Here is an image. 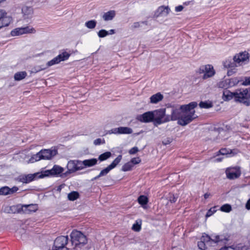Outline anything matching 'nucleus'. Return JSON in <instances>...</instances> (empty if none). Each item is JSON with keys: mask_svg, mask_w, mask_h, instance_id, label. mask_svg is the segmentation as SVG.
<instances>
[{"mask_svg": "<svg viewBox=\"0 0 250 250\" xmlns=\"http://www.w3.org/2000/svg\"><path fill=\"white\" fill-rule=\"evenodd\" d=\"M197 105V102H192L188 104L167 105V109L171 112L168 115L169 121L177 120L179 125H186L197 118L194 110Z\"/></svg>", "mask_w": 250, "mask_h": 250, "instance_id": "f257e3e1", "label": "nucleus"}, {"mask_svg": "<svg viewBox=\"0 0 250 250\" xmlns=\"http://www.w3.org/2000/svg\"><path fill=\"white\" fill-rule=\"evenodd\" d=\"M218 242V235H212L210 236L204 233L198 243V247L201 250H211L209 247L217 246Z\"/></svg>", "mask_w": 250, "mask_h": 250, "instance_id": "f03ea898", "label": "nucleus"}, {"mask_svg": "<svg viewBox=\"0 0 250 250\" xmlns=\"http://www.w3.org/2000/svg\"><path fill=\"white\" fill-rule=\"evenodd\" d=\"M57 153V151L55 149H42L33 155L29 161L31 163H34L42 159L50 160L55 156Z\"/></svg>", "mask_w": 250, "mask_h": 250, "instance_id": "7ed1b4c3", "label": "nucleus"}, {"mask_svg": "<svg viewBox=\"0 0 250 250\" xmlns=\"http://www.w3.org/2000/svg\"><path fill=\"white\" fill-rule=\"evenodd\" d=\"M235 101L243 104L246 106H250V87L236 90Z\"/></svg>", "mask_w": 250, "mask_h": 250, "instance_id": "20e7f679", "label": "nucleus"}, {"mask_svg": "<svg viewBox=\"0 0 250 250\" xmlns=\"http://www.w3.org/2000/svg\"><path fill=\"white\" fill-rule=\"evenodd\" d=\"M71 242L75 247H81L85 245L87 242V238L82 232L77 230H74L70 234Z\"/></svg>", "mask_w": 250, "mask_h": 250, "instance_id": "39448f33", "label": "nucleus"}, {"mask_svg": "<svg viewBox=\"0 0 250 250\" xmlns=\"http://www.w3.org/2000/svg\"><path fill=\"white\" fill-rule=\"evenodd\" d=\"M167 108H160L153 111L154 124L155 125L169 122L168 115H166Z\"/></svg>", "mask_w": 250, "mask_h": 250, "instance_id": "423d86ee", "label": "nucleus"}, {"mask_svg": "<svg viewBox=\"0 0 250 250\" xmlns=\"http://www.w3.org/2000/svg\"><path fill=\"white\" fill-rule=\"evenodd\" d=\"M250 55L247 51H243L236 54L233 56L238 67L247 64L250 61Z\"/></svg>", "mask_w": 250, "mask_h": 250, "instance_id": "0eeeda50", "label": "nucleus"}, {"mask_svg": "<svg viewBox=\"0 0 250 250\" xmlns=\"http://www.w3.org/2000/svg\"><path fill=\"white\" fill-rule=\"evenodd\" d=\"M224 68L228 69L227 74L228 76H231L237 72L236 67H238L235 60L233 58L227 59L222 62Z\"/></svg>", "mask_w": 250, "mask_h": 250, "instance_id": "6e6552de", "label": "nucleus"}, {"mask_svg": "<svg viewBox=\"0 0 250 250\" xmlns=\"http://www.w3.org/2000/svg\"><path fill=\"white\" fill-rule=\"evenodd\" d=\"M63 171L64 168L63 167L58 165H54L51 169L43 171L39 176V177L43 178L47 176H59Z\"/></svg>", "mask_w": 250, "mask_h": 250, "instance_id": "1a4fd4ad", "label": "nucleus"}, {"mask_svg": "<svg viewBox=\"0 0 250 250\" xmlns=\"http://www.w3.org/2000/svg\"><path fill=\"white\" fill-rule=\"evenodd\" d=\"M66 167L67 169L65 172L66 175L83 169L81 161L80 160H70L68 162Z\"/></svg>", "mask_w": 250, "mask_h": 250, "instance_id": "9d476101", "label": "nucleus"}, {"mask_svg": "<svg viewBox=\"0 0 250 250\" xmlns=\"http://www.w3.org/2000/svg\"><path fill=\"white\" fill-rule=\"evenodd\" d=\"M199 72L200 74L204 73L202 77L204 80L212 77L215 73L213 66L210 64H206L200 66Z\"/></svg>", "mask_w": 250, "mask_h": 250, "instance_id": "9b49d317", "label": "nucleus"}, {"mask_svg": "<svg viewBox=\"0 0 250 250\" xmlns=\"http://www.w3.org/2000/svg\"><path fill=\"white\" fill-rule=\"evenodd\" d=\"M70 57V54L66 51H64L58 55L50 61H48L46 65L47 67H50L55 64L59 63L61 62L67 60Z\"/></svg>", "mask_w": 250, "mask_h": 250, "instance_id": "f8f14e48", "label": "nucleus"}, {"mask_svg": "<svg viewBox=\"0 0 250 250\" xmlns=\"http://www.w3.org/2000/svg\"><path fill=\"white\" fill-rule=\"evenodd\" d=\"M226 173L227 178L229 179L237 178L241 174L240 167L238 166L228 167L226 170Z\"/></svg>", "mask_w": 250, "mask_h": 250, "instance_id": "ddd939ff", "label": "nucleus"}, {"mask_svg": "<svg viewBox=\"0 0 250 250\" xmlns=\"http://www.w3.org/2000/svg\"><path fill=\"white\" fill-rule=\"evenodd\" d=\"M153 111H147L137 116L136 119L142 123H154Z\"/></svg>", "mask_w": 250, "mask_h": 250, "instance_id": "4468645a", "label": "nucleus"}, {"mask_svg": "<svg viewBox=\"0 0 250 250\" xmlns=\"http://www.w3.org/2000/svg\"><path fill=\"white\" fill-rule=\"evenodd\" d=\"M133 132L132 129L128 127L121 126L117 128H114L109 130L107 134H129Z\"/></svg>", "mask_w": 250, "mask_h": 250, "instance_id": "2eb2a0df", "label": "nucleus"}, {"mask_svg": "<svg viewBox=\"0 0 250 250\" xmlns=\"http://www.w3.org/2000/svg\"><path fill=\"white\" fill-rule=\"evenodd\" d=\"M11 21L12 18L4 10H0V28L9 25Z\"/></svg>", "mask_w": 250, "mask_h": 250, "instance_id": "dca6fc26", "label": "nucleus"}, {"mask_svg": "<svg viewBox=\"0 0 250 250\" xmlns=\"http://www.w3.org/2000/svg\"><path fill=\"white\" fill-rule=\"evenodd\" d=\"M170 11V9L168 6H161L155 11L154 16L155 18L160 17H165L168 15Z\"/></svg>", "mask_w": 250, "mask_h": 250, "instance_id": "f3484780", "label": "nucleus"}, {"mask_svg": "<svg viewBox=\"0 0 250 250\" xmlns=\"http://www.w3.org/2000/svg\"><path fill=\"white\" fill-rule=\"evenodd\" d=\"M22 17L24 19H30L33 15V9L31 6H23L21 8Z\"/></svg>", "mask_w": 250, "mask_h": 250, "instance_id": "a211bd4d", "label": "nucleus"}, {"mask_svg": "<svg viewBox=\"0 0 250 250\" xmlns=\"http://www.w3.org/2000/svg\"><path fill=\"white\" fill-rule=\"evenodd\" d=\"M36 176V174L20 175L18 177V180L20 182L27 184L33 181Z\"/></svg>", "mask_w": 250, "mask_h": 250, "instance_id": "6ab92c4d", "label": "nucleus"}, {"mask_svg": "<svg viewBox=\"0 0 250 250\" xmlns=\"http://www.w3.org/2000/svg\"><path fill=\"white\" fill-rule=\"evenodd\" d=\"M97 159L96 158L86 159L83 161H81V165L83 167V169L85 167H91L95 166L97 164Z\"/></svg>", "mask_w": 250, "mask_h": 250, "instance_id": "aec40b11", "label": "nucleus"}, {"mask_svg": "<svg viewBox=\"0 0 250 250\" xmlns=\"http://www.w3.org/2000/svg\"><path fill=\"white\" fill-rule=\"evenodd\" d=\"M38 209L37 205L36 204H30L23 205L22 207V210L25 213H30L36 211Z\"/></svg>", "mask_w": 250, "mask_h": 250, "instance_id": "412c9836", "label": "nucleus"}, {"mask_svg": "<svg viewBox=\"0 0 250 250\" xmlns=\"http://www.w3.org/2000/svg\"><path fill=\"white\" fill-rule=\"evenodd\" d=\"M116 15V12L114 10H110L105 12L103 15V19L104 21L112 20Z\"/></svg>", "mask_w": 250, "mask_h": 250, "instance_id": "4be33fe9", "label": "nucleus"}, {"mask_svg": "<svg viewBox=\"0 0 250 250\" xmlns=\"http://www.w3.org/2000/svg\"><path fill=\"white\" fill-rule=\"evenodd\" d=\"M235 92H231L228 90H225L223 91L222 98L224 101H229L232 99L235 100Z\"/></svg>", "mask_w": 250, "mask_h": 250, "instance_id": "5701e85b", "label": "nucleus"}, {"mask_svg": "<svg viewBox=\"0 0 250 250\" xmlns=\"http://www.w3.org/2000/svg\"><path fill=\"white\" fill-rule=\"evenodd\" d=\"M164 97L160 93H157L153 95L150 98V103L152 104H157L159 102L162 101Z\"/></svg>", "mask_w": 250, "mask_h": 250, "instance_id": "b1692460", "label": "nucleus"}, {"mask_svg": "<svg viewBox=\"0 0 250 250\" xmlns=\"http://www.w3.org/2000/svg\"><path fill=\"white\" fill-rule=\"evenodd\" d=\"M27 76V73L25 71H21L17 72L14 75V79L15 81H19L24 79Z\"/></svg>", "mask_w": 250, "mask_h": 250, "instance_id": "393cba45", "label": "nucleus"}, {"mask_svg": "<svg viewBox=\"0 0 250 250\" xmlns=\"http://www.w3.org/2000/svg\"><path fill=\"white\" fill-rule=\"evenodd\" d=\"M23 34H35L36 32L35 29L31 26L22 27Z\"/></svg>", "mask_w": 250, "mask_h": 250, "instance_id": "a878e982", "label": "nucleus"}, {"mask_svg": "<svg viewBox=\"0 0 250 250\" xmlns=\"http://www.w3.org/2000/svg\"><path fill=\"white\" fill-rule=\"evenodd\" d=\"M199 106L201 108H209L213 106V103L209 101L201 102L199 104Z\"/></svg>", "mask_w": 250, "mask_h": 250, "instance_id": "bb28decb", "label": "nucleus"}, {"mask_svg": "<svg viewBox=\"0 0 250 250\" xmlns=\"http://www.w3.org/2000/svg\"><path fill=\"white\" fill-rule=\"evenodd\" d=\"M122 159V156L121 155H118L117 157L115 158L114 160L111 163V164L109 166L113 169L120 163Z\"/></svg>", "mask_w": 250, "mask_h": 250, "instance_id": "cd10ccee", "label": "nucleus"}, {"mask_svg": "<svg viewBox=\"0 0 250 250\" xmlns=\"http://www.w3.org/2000/svg\"><path fill=\"white\" fill-rule=\"evenodd\" d=\"M11 35L12 36H17L23 35L22 27L16 28L12 30L11 32Z\"/></svg>", "mask_w": 250, "mask_h": 250, "instance_id": "c85d7f7f", "label": "nucleus"}, {"mask_svg": "<svg viewBox=\"0 0 250 250\" xmlns=\"http://www.w3.org/2000/svg\"><path fill=\"white\" fill-rule=\"evenodd\" d=\"M11 35L12 36H17L23 35L22 27L16 28L12 30L11 32Z\"/></svg>", "mask_w": 250, "mask_h": 250, "instance_id": "c756f323", "label": "nucleus"}, {"mask_svg": "<svg viewBox=\"0 0 250 250\" xmlns=\"http://www.w3.org/2000/svg\"><path fill=\"white\" fill-rule=\"evenodd\" d=\"M111 156V153L109 151L105 152L103 154H101L99 156V160L100 161H105L108 158H109Z\"/></svg>", "mask_w": 250, "mask_h": 250, "instance_id": "7c9ffc66", "label": "nucleus"}, {"mask_svg": "<svg viewBox=\"0 0 250 250\" xmlns=\"http://www.w3.org/2000/svg\"><path fill=\"white\" fill-rule=\"evenodd\" d=\"M141 220H136L135 223L132 225V229L135 231H139L141 229Z\"/></svg>", "mask_w": 250, "mask_h": 250, "instance_id": "2f4dec72", "label": "nucleus"}, {"mask_svg": "<svg viewBox=\"0 0 250 250\" xmlns=\"http://www.w3.org/2000/svg\"><path fill=\"white\" fill-rule=\"evenodd\" d=\"M236 153H234L231 150L226 148H222L220 149V155L233 156Z\"/></svg>", "mask_w": 250, "mask_h": 250, "instance_id": "473e14b6", "label": "nucleus"}, {"mask_svg": "<svg viewBox=\"0 0 250 250\" xmlns=\"http://www.w3.org/2000/svg\"><path fill=\"white\" fill-rule=\"evenodd\" d=\"M97 21L95 20H90L85 23V26L90 29H94L96 25Z\"/></svg>", "mask_w": 250, "mask_h": 250, "instance_id": "72a5a7b5", "label": "nucleus"}, {"mask_svg": "<svg viewBox=\"0 0 250 250\" xmlns=\"http://www.w3.org/2000/svg\"><path fill=\"white\" fill-rule=\"evenodd\" d=\"M79 196V194L77 191H72L68 194V198L70 201H74L78 199Z\"/></svg>", "mask_w": 250, "mask_h": 250, "instance_id": "f704fd0d", "label": "nucleus"}, {"mask_svg": "<svg viewBox=\"0 0 250 250\" xmlns=\"http://www.w3.org/2000/svg\"><path fill=\"white\" fill-rule=\"evenodd\" d=\"M138 201L140 205L144 206L148 203V199L146 196L141 195L138 197Z\"/></svg>", "mask_w": 250, "mask_h": 250, "instance_id": "c9c22d12", "label": "nucleus"}, {"mask_svg": "<svg viewBox=\"0 0 250 250\" xmlns=\"http://www.w3.org/2000/svg\"><path fill=\"white\" fill-rule=\"evenodd\" d=\"M133 166L130 162L125 164L122 167V170L123 171H127L131 170Z\"/></svg>", "mask_w": 250, "mask_h": 250, "instance_id": "e433bc0d", "label": "nucleus"}, {"mask_svg": "<svg viewBox=\"0 0 250 250\" xmlns=\"http://www.w3.org/2000/svg\"><path fill=\"white\" fill-rule=\"evenodd\" d=\"M112 169L109 166L104 168L103 170L101 171L99 174V176H104L107 174Z\"/></svg>", "mask_w": 250, "mask_h": 250, "instance_id": "4c0bfd02", "label": "nucleus"}, {"mask_svg": "<svg viewBox=\"0 0 250 250\" xmlns=\"http://www.w3.org/2000/svg\"><path fill=\"white\" fill-rule=\"evenodd\" d=\"M220 210L225 212H229L231 210V207L230 205L226 204L223 205Z\"/></svg>", "mask_w": 250, "mask_h": 250, "instance_id": "58836bf2", "label": "nucleus"}, {"mask_svg": "<svg viewBox=\"0 0 250 250\" xmlns=\"http://www.w3.org/2000/svg\"><path fill=\"white\" fill-rule=\"evenodd\" d=\"M9 189L8 187H3L0 188V195H7L9 194Z\"/></svg>", "mask_w": 250, "mask_h": 250, "instance_id": "ea45409f", "label": "nucleus"}, {"mask_svg": "<svg viewBox=\"0 0 250 250\" xmlns=\"http://www.w3.org/2000/svg\"><path fill=\"white\" fill-rule=\"evenodd\" d=\"M218 207L215 206L213 208H210V209L207 212L206 216V217H208L211 216L214 213H215L217 210Z\"/></svg>", "mask_w": 250, "mask_h": 250, "instance_id": "a19ab883", "label": "nucleus"}, {"mask_svg": "<svg viewBox=\"0 0 250 250\" xmlns=\"http://www.w3.org/2000/svg\"><path fill=\"white\" fill-rule=\"evenodd\" d=\"M108 35V31L104 30V29H102L100 30L98 32V36L100 38H104L107 36Z\"/></svg>", "mask_w": 250, "mask_h": 250, "instance_id": "79ce46f5", "label": "nucleus"}, {"mask_svg": "<svg viewBox=\"0 0 250 250\" xmlns=\"http://www.w3.org/2000/svg\"><path fill=\"white\" fill-rule=\"evenodd\" d=\"M234 79H229L228 80V81H229V82L226 84V85H225L224 84H222V83H220V87L221 86H228V87H231V86H232L234 85ZM226 82L227 81V80L226 81Z\"/></svg>", "mask_w": 250, "mask_h": 250, "instance_id": "37998d69", "label": "nucleus"}, {"mask_svg": "<svg viewBox=\"0 0 250 250\" xmlns=\"http://www.w3.org/2000/svg\"><path fill=\"white\" fill-rule=\"evenodd\" d=\"M105 143V140L104 139L98 138L94 140V144L95 145H100L101 144H104Z\"/></svg>", "mask_w": 250, "mask_h": 250, "instance_id": "c03bdc74", "label": "nucleus"}, {"mask_svg": "<svg viewBox=\"0 0 250 250\" xmlns=\"http://www.w3.org/2000/svg\"><path fill=\"white\" fill-rule=\"evenodd\" d=\"M242 84L245 86L250 85V76L245 77L244 80L242 82Z\"/></svg>", "mask_w": 250, "mask_h": 250, "instance_id": "a18cd8bd", "label": "nucleus"}, {"mask_svg": "<svg viewBox=\"0 0 250 250\" xmlns=\"http://www.w3.org/2000/svg\"><path fill=\"white\" fill-rule=\"evenodd\" d=\"M130 162L132 163L133 166H134V165L140 163L141 162V159L139 157L134 158H132Z\"/></svg>", "mask_w": 250, "mask_h": 250, "instance_id": "49530a36", "label": "nucleus"}, {"mask_svg": "<svg viewBox=\"0 0 250 250\" xmlns=\"http://www.w3.org/2000/svg\"><path fill=\"white\" fill-rule=\"evenodd\" d=\"M45 68L42 67L41 66H36V67H35L34 68H33L32 72H35V73H37V72H39V71H40L41 70L45 69Z\"/></svg>", "mask_w": 250, "mask_h": 250, "instance_id": "de8ad7c7", "label": "nucleus"}, {"mask_svg": "<svg viewBox=\"0 0 250 250\" xmlns=\"http://www.w3.org/2000/svg\"><path fill=\"white\" fill-rule=\"evenodd\" d=\"M9 194H13L15 192H16V191H17L19 189L17 187H12V188H9Z\"/></svg>", "mask_w": 250, "mask_h": 250, "instance_id": "09e8293b", "label": "nucleus"}, {"mask_svg": "<svg viewBox=\"0 0 250 250\" xmlns=\"http://www.w3.org/2000/svg\"><path fill=\"white\" fill-rule=\"evenodd\" d=\"M138 151V148L137 147H133L132 148H131L129 151V153L130 154H135L136 152Z\"/></svg>", "mask_w": 250, "mask_h": 250, "instance_id": "8fccbe9b", "label": "nucleus"}, {"mask_svg": "<svg viewBox=\"0 0 250 250\" xmlns=\"http://www.w3.org/2000/svg\"><path fill=\"white\" fill-rule=\"evenodd\" d=\"M144 22H135L133 23V24L132 25V28H137L141 26V24L144 23Z\"/></svg>", "mask_w": 250, "mask_h": 250, "instance_id": "3c124183", "label": "nucleus"}, {"mask_svg": "<svg viewBox=\"0 0 250 250\" xmlns=\"http://www.w3.org/2000/svg\"><path fill=\"white\" fill-rule=\"evenodd\" d=\"M184 7L182 5H179L175 7L176 12H181L183 10Z\"/></svg>", "mask_w": 250, "mask_h": 250, "instance_id": "603ef678", "label": "nucleus"}, {"mask_svg": "<svg viewBox=\"0 0 250 250\" xmlns=\"http://www.w3.org/2000/svg\"><path fill=\"white\" fill-rule=\"evenodd\" d=\"M245 207L248 210H250V199L247 202Z\"/></svg>", "mask_w": 250, "mask_h": 250, "instance_id": "864d4df0", "label": "nucleus"}, {"mask_svg": "<svg viewBox=\"0 0 250 250\" xmlns=\"http://www.w3.org/2000/svg\"><path fill=\"white\" fill-rule=\"evenodd\" d=\"M177 197L173 196L172 197H170L169 201L171 203H175L177 200Z\"/></svg>", "mask_w": 250, "mask_h": 250, "instance_id": "5fc2aeb1", "label": "nucleus"}, {"mask_svg": "<svg viewBox=\"0 0 250 250\" xmlns=\"http://www.w3.org/2000/svg\"><path fill=\"white\" fill-rule=\"evenodd\" d=\"M115 33L114 29H111L108 31V35H112Z\"/></svg>", "mask_w": 250, "mask_h": 250, "instance_id": "6e6d98bb", "label": "nucleus"}, {"mask_svg": "<svg viewBox=\"0 0 250 250\" xmlns=\"http://www.w3.org/2000/svg\"><path fill=\"white\" fill-rule=\"evenodd\" d=\"M209 196H210V194L209 193H206L204 195V198L205 199H207V198H208L209 197Z\"/></svg>", "mask_w": 250, "mask_h": 250, "instance_id": "4d7b16f0", "label": "nucleus"}, {"mask_svg": "<svg viewBox=\"0 0 250 250\" xmlns=\"http://www.w3.org/2000/svg\"><path fill=\"white\" fill-rule=\"evenodd\" d=\"M227 249H228V248L227 247L222 248L221 249H220V250H224Z\"/></svg>", "mask_w": 250, "mask_h": 250, "instance_id": "13d9d810", "label": "nucleus"}, {"mask_svg": "<svg viewBox=\"0 0 250 250\" xmlns=\"http://www.w3.org/2000/svg\"><path fill=\"white\" fill-rule=\"evenodd\" d=\"M101 177V176H99V175H97L96 177H95L94 178V179H98L99 178H100V177Z\"/></svg>", "mask_w": 250, "mask_h": 250, "instance_id": "bf43d9fd", "label": "nucleus"}, {"mask_svg": "<svg viewBox=\"0 0 250 250\" xmlns=\"http://www.w3.org/2000/svg\"><path fill=\"white\" fill-rule=\"evenodd\" d=\"M218 161H219V159H218V158H216V159L214 160V161H216V162H217Z\"/></svg>", "mask_w": 250, "mask_h": 250, "instance_id": "052dcab7", "label": "nucleus"}, {"mask_svg": "<svg viewBox=\"0 0 250 250\" xmlns=\"http://www.w3.org/2000/svg\"><path fill=\"white\" fill-rule=\"evenodd\" d=\"M225 240H228V238H225Z\"/></svg>", "mask_w": 250, "mask_h": 250, "instance_id": "680f3d73", "label": "nucleus"}, {"mask_svg": "<svg viewBox=\"0 0 250 250\" xmlns=\"http://www.w3.org/2000/svg\"><path fill=\"white\" fill-rule=\"evenodd\" d=\"M222 240H223V239H221V240L220 239V241H222Z\"/></svg>", "mask_w": 250, "mask_h": 250, "instance_id": "e2e57ef3", "label": "nucleus"}]
</instances>
